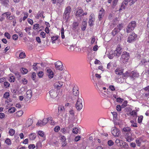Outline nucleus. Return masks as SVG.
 <instances>
[{
    "label": "nucleus",
    "instance_id": "obj_1",
    "mask_svg": "<svg viewBox=\"0 0 149 149\" xmlns=\"http://www.w3.org/2000/svg\"><path fill=\"white\" fill-rule=\"evenodd\" d=\"M136 25V23L135 21H132L128 24L126 29V33H129L132 31L135 28Z\"/></svg>",
    "mask_w": 149,
    "mask_h": 149
},
{
    "label": "nucleus",
    "instance_id": "obj_2",
    "mask_svg": "<svg viewBox=\"0 0 149 149\" xmlns=\"http://www.w3.org/2000/svg\"><path fill=\"white\" fill-rule=\"evenodd\" d=\"M138 39V35L134 32H132L130 34L127 38V41L130 43H132Z\"/></svg>",
    "mask_w": 149,
    "mask_h": 149
},
{
    "label": "nucleus",
    "instance_id": "obj_3",
    "mask_svg": "<svg viewBox=\"0 0 149 149\" xmlns=\"http://www.w3.org/2000/svg\"><path fill=\"white\" fill-rule=\"evenodd\" d=\"M83 10L81 9H77L75 13L76 18L77 19L79 18L81 20L84 15H86L87 14V12L83 13Z\"/></svg>",
    "mask_w": 149,
    "mask_h": 149
},
{
    "label": "nucleus",
    "instance_id": "obj_4",
    "mask_svg": "<svg viewBox=\"0 0 149 149\" xmlns=\"http://www.w3.org/2000/svg\"><path fill=\"white\" fill-rule=\"evenodd\" d=\"M71 11V7L70 6H67L63 14V18L65 19L67 21L68 20L70 17V15Z\"/></svg>",
    "mask_w": 149,
    "mask_h": 149
},
{
    "label": "nucleus",
    "instance_id": "obj_5",
    "mask_svg": "<svg viewBox=\"0 0 149 149\" xmlns=\"http://www.w3.org/2000/svg\"><path fill=\"white\" fill-rule=\"evenodd\" d=\"M61 77H58V79H56V81L54 83L53 86L55 88L59 90L62 87L63 84V82L58 80L61 79Z\"/></svg>",
    "mask_w": 149,
    "mask_h": 149
},
{
    "label": "nucleus",
    "instance_id": "obj_6",
    "mask_svg": "<svg viewBox=\"0 0 149 149\" xmlns=\"http://www.w3.org/2000/svg\"><path fill=\"white\" fill-rule=\"evenodd\" d=\"M130 58L129 53L126 52H123L121 56V60L123 63H125L128 61Z\"/></svg>",
    "mask_w": 149,
    "mask_h": 149
},
{
    "label": "nucleus",
    "instance_id": "obj_7",
    "mask_svg": "<svg viewBox=\"0 0 149 149\" xmlns=\"http://www.w3.org/2000/svg\"><path fill=\"white\" fill-rule=\"evenodd\" d=\"M75 107L78 111L80 110L83 107L82 99L81 98H79L75 104Z\"/></svg>",
    "mask_w": 149,
    "mask_h": 149
},
{
    "label": "nucleus",
    "instance_id": "obj_8",
    "mask_svg": "<svg viewBox=\"0 0 149 149\" xmlns=\"http://www.w3.org/2000/svg\"><path fill=\"white\" fill-rule=\"evenodd\" d=\"M95 20V15L94 14L92 13L89 16V19L88 21V24L90 26H92L93 25V22Z\"/></svg>",
    "mask_w": 149,
    "mask_h": 149
},
{
    "label": "nucleus",
    "instance_id": "obj_9",
    "mask_svg": "<svg viewBox=\"0 0 149 149\" xmlns=\"http://www.w3.org/2000/svg\"><path fill=\"white\" fill-rule=\"evenodd\" d=\"M55 65L56 69L61 71L63 70V64L61 61H58L56 62L55 63Z\"/></svg>",
    "mask_w": 149,
    "mask_h": 149
},
{
    "label": "nucleus",
    "instance_id": "obj_10",
    "mask_svg": "<svg viewBox=\"0 0 149 149\" xmlns=\"http://www.w3.org/2000/svg\"><path fill=\"white\" fill-rule=\"evenodd\" d=\"M121 50L122 48L120 47V46L118 45L117 47L116 50L114 51V56H117V57H119L120 56L121 53Z\"/></svg>",
    "mask_w": 149,
    "mask_h": 149
},
{
    "label": "nucleus",
    "instance_id": "obj_11",
    "mask_svg": "<svg viewBox=\"0 0 149 149\" xmlns=\"http://www.w3.org/2000/svg\"><path fill=\"white\" fill-rule=\"evenodd\" d=\"M104 12L105 10L102 8L99 11L98 19L99 21L102 20L104 15Z\"/></svg>",
    "mask_w": 149,
    "mask_h": 149
},
{
    "label": "nucleus",
    "instance_id": "obj_12",
    "mask_svg": "<svg viewBox=\"0 0 149 149\" xmlns=\"http://www.w3.org/2000/svg\"><path fill=\"white\" fill-rule=\"evenodd\" d=\"M139 76V74L136 72L133 71L130 73V77L132 79L136 78Z\"/></svg>",
    "mask_w": 149,
    "mask_h": 149
},
{
    "label": "nucleus",
    "instance_id": "obj_13",
    "mask_svg": "<svg viewBox=\"0 0 149 149\" xmlns=\"http://www.w3.org/2000/svg\"><path fill=\"white\" fill-rule=\"evenodd\" d=\"M50 97L52 98H55L57 96V93L56 91L52 89L49 91Z\"/></svg>",
    "mask_w": 149,
    "mask_h": 149
},
{
    "label": "nucleus",
    "instance_id": "obj_14",
    "mask_svg": "<svg viewBox=\"0 0 149 149\" xmlns=\"http://www.w3.org/2000/svg\"><path fill=\"white\" fill-rule=\"evenodd\" d=\"M111 133L115 136H118L119 134V131L115 127L113 128L111 131Z\"/></svg>",
    "mask_w": 149,
    "mask_h": 149
},
{
    "label": "nucleus",
    "instance_id": "obj_15",
    "mask_svg": "<svg viewBox=\"0 0 149 149\" xmlns=\"http://www.w3.org/2000/svg\"><path fill=\"white\" fill-rule=\"evenodd\" d=\"M124 69L120 68H117L115 70V73L116 74L120 75H122Z\"/></svg>",
    "mask_w": 149,
    "mask_h": 149
},
{
    "label": "nucleus",
    "instance_id": "obj_16",
    "mask_svg": "<svg viewBox=\"0 0 149 149\" xmlns=\"http://www.w3.org/2000/svg\"><path fill=\"white\" fill-rule=\"evenodd\" d=\"M47 72L49 78L51 79L53 77L54 73L51 69L49 68L47 69Z\"/></svg>",
    "mask_w": 149,
    "mask_h": 149
},
{
    "label": "nucleus",
    "instance_id": "obj_17",
    "mask_svg": "<svg viewBox=\"0 0 149 149\" xmlns=\"http://www.w3.org/2000/svg\"><path fill=\"white\" fill-rule=\"evenodd\" d=\"M73 93L75 96H77L79 94L78 88L77 86H74L73 88Z\"/></svg>",
    "mask_w": 149,
    "mask_h": 149
},
{
    "label": "nucleus",
    "instance_id": "obj_18",
    "mask_svg": "<svg viewBox=\"0 0 149 149\" xmlns=\"http://www.w3.org/2000/svg\"><path fill=\"white\" fill-rule=\"evenodd\" d=\"M44 13V12L43 11H39L35 16L36 18L38 19L40 17H42L44 18L45 17L43 15Z\"/></svg>",
    "mask_w": 149,
    "mask_h": 149
},
{
    "label": "nucleus",
    "instance_id": "obj_19",
    "mask_svg": "<svg viewBox=\"0 0 149 149\" xmlns=\"http://www.w3.org/2000/svg\"><path fill=\"white\" fill-rule=\"evenodd\" d=\"M1 5L7 7L9 5V0H0Z\"/></svg>",
    "mask_w": 149,
    "mask_h": 149
},
{
    "label": "nucleus",
    "instance_id": "obj_20",
    "mask_svg": "<svg viewBox=\"0 0 149 149\" xmlns=\"http://www.w3.org/2000/svg\"><path fill=\"white\" fill-rule=\"evenodd\" d=\"M126 141L128 142H130L133 140V139L132 138V135L130 133L129 134L128 133H127L126 134Z\"/></svg>",
    "mask_w": 149,
    "mask_h": 149
},
{
    "label": "nucleus",
    "instance_id": "obj_21",
    "mask_svg": "<svg viewBox=\"0 0 149 149\" xmlns=\"http://www.w3.org/2000/svg\"><path fill=\"white\" fill-rule=\"evenodd\" d=\"M22 50H19L17 52V53L18 52H20L19 55V56L20 58H25L26 57V55L25 53L22 52Z\"/></svg>",
    "mask_w": 149,
    "mask_h": 149
},
{
    "label": "nucleus",
    "instance_id": "obj_22",
    "mask_svg": "<svg viewBox=\"0 0 149 149\" xmlns=\"http://www.w3.org/2000/svg\"><path fill=\"white\" fill-rule=\"evenodd\" d=\"M99 90L100 91V93L101 94L104 96H105L107 95L105 93H103V90H106V88L105 87H104L103 88L100 87L99 88Z\"/></svg>",
    "mask_w": 149,
    "mask_h": 149
},
{
    "label": "nucleus",
    "instance_id": "obj_23",
    "mask_svg": "<svg viewBox=\"0 0 149 149\" xmlns=\"http://www.w3.org/2000/svg\"><path fill=\"white\" fill-rule=\"evenodd\" d=\"M32 92L31 90H28L26 92V96L27 99H30L32 97Z\"/></svg>",
    "mask_w": 149,
    "mask_h": 149
},
{
    "label": "nucleus",
    "instance_id": "obj_24",
    "mask_svg": "<svg viewBox=\"0 0 149 149\" xmlns=\"http://www.w3.org/2000/svg\"><path fill=\"white\" fill-rule=\"evenodd\" d=\"M87 22L86 21H83L82 24L81 29L82 31H84L85 30L87 26Z\"/></svg>",
    "mask_w": 149,
    "mask_h": 149
},
{
    "label": "nucleus",
    "instance_id": "obj_25",
    "mask_svg": "<svg viewBox=\"0 0 149 149\" xmlns=\"http://www.w3.org/2000/svg\"><path fill=\"white\" fill-rule=\"evenodd\" d=\"M120 32V31L118 29H117V28H115L112 31V34L113 36H115L117 34L118 32Z\"/></svg>",
    "mask_w": 149,
    "mask_h": 149
},
{
    "label": "nucleus",
    "instance_id": "obj_26",
    "mask_svg": "<svg viewBox=\"0 0 149 149\" xmlns=\"http://www.w3.org/2000/svg\"><path fill=\"white\" fill-rule=\"evenodd\" d=\"M8 132L10 135L12 136L15 134V131L14 129H10L9 130Z\"/></svg>",
    "mask_w": 149,
    "mask_h": 149
},
{
    "label": "nucleus",
    "instance_id": "obj_27",
    "mask_svg": "<svg viewBox=\"0 0 149 149\" xmlns=\"http://www.w3.org/2000/svg\"><path fill=\"white\" fill-rule=\"evenodd\" d=\"M38 134L41 137L43 138H45V135L44 132L42 131H39L38 132Z\"/></svg>",
    "mask_w": 149,
    "mask_h": 149
},
{
    "label": "nucleus",
    "instance_id": "obj_28",
    "mask_svg": "<svg viewBox=\"0 0 149 149\" xmlns=\"http://www.w3.org/2000/svg\"><path fill=\"white\" fill-rule=\"evenodd\" d=\"M36 136V135L35 133H32L29 135V138L31 140L34 139Z\"/></svg>",
    "mask_w": 149,
    "mask_h": 149
},
{
    "label": "nucleus",
    "instance_id": "obj_29",
    "mask_svg": "<svg viewBox=\"0 0 149 149\" xmlns=\"http://www.w3.org/2000/svg\"><path fill=\"white\" fill-rule=\"evenodd\" d=\"M23 111L20 110L18 111L16 113V115L18 117H20L23 114Z\"/></svg>",
    "mask_w": 149,
    "mask_h": 149
},
{
    "label": "nucleus",
    "instance_id": "obj_30",
    "mask_svg": "<svg viewBox=\"0 0 149 149\" xmlns=\"http://www.w3.org/2000/svg\"><path fill=\"white\" fill-rule=\"evenodd\" d=\"M48 122L50 123V124L51 125H54V122L53 120V119L52 117H50L48 118Z\"/></svg>",
    "mask_w": 149,
    "mask_h": 149
},
{
    "label": "nucleus",
    "instance_id": "obj_31",
    "mask_svg": "<svg viewBox=\"0 0 149 149\" xmlns=\"http://www.w3.org/2000/svg\"><path fill=\"white\" fill-rule=\"evenodd\" d=\"M23 14L24 16L22 19L23 21H24L28 17L29 15V14L26 12H24Z\"/></svg>",
    "mask_w": 149,
    "mask_h": 149
},
{
    "label": "nucleus",
    "instance_id": "obj_32",
    "mask_svg": "<svg viewBox=\"0 0 149 149\" xmlns=\"http://www.w3.org/2000/svg\"><path fill=\"white\" fill-rule=\"evenodd\" d=\"M58 110L59 111L61 112H64L65 111V108L64 106H59L58 107Z\"/></svg>",
    "mask_w": 149,
    "mask_h": 149
},
{
    "label": "nucleus",
    "instance_id": "obj_33",
    "mask_svg": "<svg viewBox=\"0 0 149 149\" xmlns=\"http://www.w3.org/2000/svg\"><path fill=\"white\" fill-rule=\"evenodd\" d=\"M58 38V36H54L51 37V39L52 40V43H55L54 41L57 40Z\"/></svg>",
    "mask_w": 149,
    "mask_h": 149
},
{
    "label": "nucleus",
    "instance_id": "obj_34",
    "mask_svg": "<svg viewBox=\"0 0 149 149\" xmlns=\"http://www.w3.org/2000/svg\"><path fill=\"white\" fill-rule=\"evenodd\" d=\"M5 142L8 146H10L11 144V142L10 139L7 138L5 141Z\"/></svg>",
    "mask_w": 149,
    "mask_h": 149
},
{
    "label": "nucleus",
    "instance_id": "obj_35",
    "mask_svg": "<svg viewBox=\"0 0 149 149\" xmlns=\"http://www.w3.org/2000/svg\"><path fill=\"white\" fill-rule=\"evenodd\" d=\"M130 122L131 123V125L132 126L135 127H137V123L136 122H134L133 120H131Z\"/></svg>",
    "mask_w": 149,
    "mask_h": 149
},
{
    "label": "nucleus",
    "instance_id": "obj_36",
    "mask_svg": "<svg viewBox=\"0 0 149 149\" xmlns=\"http://www.w3.org/2000/svg\"><path fill=\"white\" fill-rule=\"evenodd\" d=\"M130 72H129L128 71L126 72L125 73H123H123L122 74V77H128L129 76L130 77Z\"/></svg>",
    "mask_w": 149,
    "mask_h": 149
},
{
    "label": "nucleus",
    "instance_id": "obj_37",
    "mask_svg": "<svg viewBox=\"0 0 149 149\" xmlns=\"http://www.w3.org/2000/svg\"><path fill=\"white\" fill-rule=\"evenodd\" d=\"M123 24H120L117 26V28L120 31L123 28Z\"/></svg>",
    "mask_w": 149,
    "mask_h": 149
},
{
    "label": "nucleus",
    "instance_id": "obj_38",
    "mask_svg": "<svg viewBox=\"0 0 149 149\" xmlns=\"http://www.w3.org/2000/svg\"><path fill=\"white\" fill-rule=\"evenodd\" d=\"M131 130V129L129 127L124 128L123 129V132H130Z\"/></svg>",
    "mask_w": 149,
    "mask_h": 149
},
{
    "label": "nucleus",
    "instance_id": "obj_39",
    "mask_svg": "<svg viewBox=\"0 0 149 149\" xmlns=\"http://www.w3.org/2000/svg\"><path fill=\"white\" fill-rule=\"evenodd\" d=\"M143 118V116L141 115L139 116L138 119V122L139 123H140L142 122Z\"/></svg>",
    "mask_w": 149,
    "mask_h": 149
},
{
    "label": "nucleus",
    "instance_id": "obj_40",
    "mask_svg": "<svg viewBox=\"0 0 149 149\" xmlns=\"http://www.w3.org/2000/svg\"><path fill=\"white\" fill-rule=\"evenodd\" d=\"M39 28V25L38 24H35L33 26V29L34 30H38Z\"/></svg>",
    "mask_w": 149,
    "mask_h": 149
},
{
    "label": "nucleus",
    "instance_id": "obj_41",
    "mask_svg": "<svg viewBox=\"0 0 149 149\" xmlns=\"http://www.w3.org/2000/svg\"><path fill=\"white\" fill-rule=\"evenodd\" d=\"M11 14V13L10 12H6L4 13H3L2 15V16H4L6 15V17L7 18L8 17V16H10Z\"/></svg>",
    "mask_w": 149,
    "mask_h": 149
},
{
    "label": "nucleus",
    "instance_id": "obj_42",
    "mask_svg": "<svg viewBox=\"0 0 149 149\" xmlns=\"http://www.w3.org/2000/svg\"><path fill=\"white\" fill-rule=\"evenodd\" d=\"M15 107H11L8 109V112L10 113H13L15 111Z\"/></svg>",
    "mask_w": 149,
    "mask_h": 149
},
{
    "label": "nucleus",
    "instance_id": "obj_43",
    "mask_svg": "<svg viewBox=\"0 0 149 149\" xmlns=\"http://www.w3.org/2000/svg\"><path fill=\"white\" fill-rule=\"evenodd\" d=\"M10 96L9 93L8 92H6L4 94L3 97L4 98L7 99Z\"/></svg>",
    "mask_w": 149,
    "mask_h": 149
},
{
    "label": "nucleus",
    "instance_id": "obj_44",
    "mask_svg": "<svg viewBox=\"0 0 149 149\" xmlns=\"http://www.w3.org/2000/svg\"><path fill=\"white\" fill-rule=\"evenodd\" d=\"M42 122L43 124L42 125H45L48 122V118H44L42 120Z\"/></svg>",
    "mask_w": 149,
    "mask_h": 149
},
{
    "label": "nucleus",
    "instance_id": "obj_45",
    "mask_svg": "<svg viewBox=\"0 0 149 149\" xmlns=\"http://www.w3.org/2000/svg\"><path fill=\"white\" fill-rule=\"evenodd\" d=\"M28 72V70L26 69L22 68V70H21L22 73L24 74H26Z\"/></svg>",
    "mask_w": 149,
    "mask_h": 149
},
{
    "label": "nucleus",
    "instance_id": "obj_46",
    "mask_svg": "<svg viewBox=\"0 0 149 149\" xmlns=\"http://www.w3.org/2000/svg\"><path fill=\"white\" fill-rule=\"evenodd\" d=\"M79 129L77 127L74 128L72 130L73 132L75 134H77L79 132Z\"/></svg>",
    "mask_w": 149,
    "mask_h": 149
},
{
    "label": "nucleus",
    "instance_id": "obj_47",
    "mask_svg": "<svg viewBox=\"0 0 149 149\" xmlns=\"http://www.w3.org/2000/svg\"><path fill=\"white\" fill-rule=\"evenodd\" d=\"M79 25V23L77 22H74L72 24L73 28L76 29Z\"/></svg>",
    "mask_w": 149,
    "mask_h": 149
},
{
    "label": "nucleus",
    "instance_id": "obj_48",
    "mask_svg": "<svg viewBox=\"0 0 149 149\" xmlns=\"http://www.w3.org/2000/svg\"><path fill=\"white\" fill-rule=\"evenodd\" d=\"M4 86L6 88H8L10 86V84L8 82L5 81L4 83Z\"/></svg>",
    "mask_w": 149,
    "mask_h": 149
},
{
    "label": "nucleus",
    "instance_id": "obj_49",
    "mask_svg": "<svg viewBox=\"0 0 149 149\" xmlns=\"http://www.w3.org/2000/svg\"><path fill=\"white\" fill-rule=\"evenodd\" d=\"M22 82L24 84H26L27 83L28 81L26 78H24L22 79Z\"/></svg>",
    "mask_w": 149,
    "mask_h": 149
},
{
    "label": "nucleus",
    "instance_id": "obj_50",
    "mask_svg": "<svg viewBox=\"0 0 149 149\" xmlns=\"http://www.w3.org/2000/svg\"><path fill=\"white\" fill-rule=\"evenodd\" d=\"M43 123H42V120H38L37 123H36L37 125H39L40 126H42L44 125H42Z\"/></svg>",
    "mask_w": 149,
    "mask_h": 149
},
{
    "label": "nucleus",
    "instance_id": "obj_51",
    "mask_svg": "<svg viewBox=\"0 0 149 149\" xmlns=\"http://www.w3.org/2000/svg\"><path fill=\"white\" fill-rule=\"evenodd\" d=\"M15 80V77L14 76H10L9 79V81L10 82H13Z\"/></svg>",
    "mask_w": 149,
    "mask_h": 149
},
{
    "label": "nucleus",
    "instance_id": "obj_52",
    "mask_svg": "<svg viewBox=\"0 0 149 149\" xmlns=\"http://www.w3.org/2000/svg\"><path fill=\"white\" fill-rule=\"evenodd\" d=\"M123 147L125 148H127L128 147V145L125 142H123L122 143Z\"/></svg>",
    "mask_w": 149,
    "mask_h": 149
},
{
    "label": "nucleus",
    "instance_id": "obj_53",
    "mask_svg": "<svg viewBox=\"0 0 149 149\" xmlns=\"http://www.w3.org/2000/svg\"><path fill=\"white\" fill-rule=\"evenodd\" d=\"M4 36L8 39H10V38L11 36L10 34L8 32H6L4 34Z\"/></svg>",
    "mask_w": 149,
    "mask_h": 149
},
{
    "label": "nucleus",
    "instance_id": "obj_54",
    "mask_svg": "<svg viewBox=\"0 0 149 149\" xmlns=\"http://www.w3.org/2000/svg\"><path fill=\"white\" fill-rule=\"evenodd\" d=\"M35 148L34 144H31L28 146V148L29 149H33Z\"/></svg>",
    "mask_w": 149,
    "mask_h": 149
},
{
    "label": "nucleus",
    "instance_id": "obj_55",
    "mask_svg": "<svg viewBox=\"0 0 149 149\" xmlns=\"http://www.w3.org/2000/svg\"><path fill=\"white\" fill-rule=\"evenodd\" d=\"M60 129V127L59 126H56L54 128V130L55 132H57L59 131Z\"/></svg>",
    "mask_w": 149,
    "mask_h": 149
},
{
    "label": "nucleus",
    "instance_id": "obj_56",
    "mask_svg": "<svg viewBox=\"0 0 149 149\" xmlns=\"http://www.w3.org/2000/svg\"><path fill=\"white\" fill-rule=\"evenodd\" d=\"M38 75L39 78H41L43 76L44 73L40 71L38 72Z\"/></svg>",
    "mask_w": 149,
    "mask_h": 149
},
{
    "label": "nucleus",
    "instance_id": "obj_57",
    "mask_svg": "<svg viewBox=\"0 0 149 149\" xmlns=\"http://www.w3.org/2000/svg\"><path fill=\"white\" fill-rule=\"evenodd\" d=\"M116 101L117 102L122 103L124 101V100L121 98L118 97L116 99Z\"/></svg>",
    "mask_w": 149,
    "mask_h": 149
},
{
    "label": "nucleus",
    "instance_id": "obj_58",
    "mask_svg": "<svg viewBox=\"0 0 149 149\" xmlns=\"http://www.w3.org/2000/svg\"><path fill=\"white\" fill-rule=\"evenodd\" d=\"M13 39L15 40H17L18 38V36L15 34H14L12 37Z\"/></svg>",
    "mask_w": 149,
    "mask_h": 149
},
{
    "label": "nucleus",
    "instance_id": "obj_59",
    "mask_svg": "<svg viewBox=\"0 0 149 149\" xmlns=\"http://www.w3.org/2000/svg\"><path fill=\"white\" fill-rule=\"evenodd\" d=\"M109 89L112 91H114L115 89L114 86L112 85L109 86Z\"/></svg>",
    "mask_w": 149,
    "mask_h": 149
},
{
    "label": "nucleus",
    "instance_id": "obj_60",
    "mask_svg": "<svg viewBox=\"0 0 149 149\" xmlns=\"http://www.w3.org/2000/svg\"><path fill=\"white\" fill-rule=\"evenodd\" d=\"M126 6H125V5L123 4V3H122V4L121 6V8L119 9V10L120 11L121 10H122V9H125L126 7Z\"/></svg>",
    "mask_w": 149,
    "mask_h": 149
},
{
    "label": "nucleus",
    "instance_id": "obj_61",
    "mask_svg": "<svg viewBox=\"0 0 149 149\" xmlns=\"http://www.w3.org/2000/svg\"><path fill=\"white\" fill-rule=\"evenodd\" d=\"M127 100H125L124 101L123 103V104L122 105V107H126L127 106Z\"/></svg>",
    "mask_w": 149,
    "mask_h": 149
},
{
    "label": "nucleus",
    "instance_id": "obj_62",
    "mask_svg": "<svg viewBox=\"0 0 149 149\" xmlns=\"http://www.w3.org/2000/svg\"><path fill=\"white\" fill-rule=\"evenodd\" d=\"M113 143V142L111 140H109L108 141V144L109 146H111Z\"/></svg>",
    "mask_w": 149,
    "mask_h": 149
},
{
    "label": "nucleus",
    "instance_id": "obj_63",
    "mask_svg": "<svg viewBox=\"0 0 149 149\" xmlns=\"http://www.w3.org/2000/svg\"><path fill=\"white\" fill-rule=\"evenodd\" d=\"M130 114L131 116L136 115L137 114L135 110H133L130 113Z\"/></svg>",
    "mask_w": 149,
    "mask_h": 149
},
{
    "label": "nucleus",
    "instance_id": "obj_64",
    "mask_svg": "<svg viewBox=\"0 0 149 149\" xmlns=\"http://www.w3.org/2000/svg\"><path fill=\"white\" fill-rule=\"evenodd\" d=\"M40 35L43 38H45L46 37V33L43 31L41 32Z\"/></svg>",
    "mask_w": 149,
    "mask_h": 149
}]
</instances>
